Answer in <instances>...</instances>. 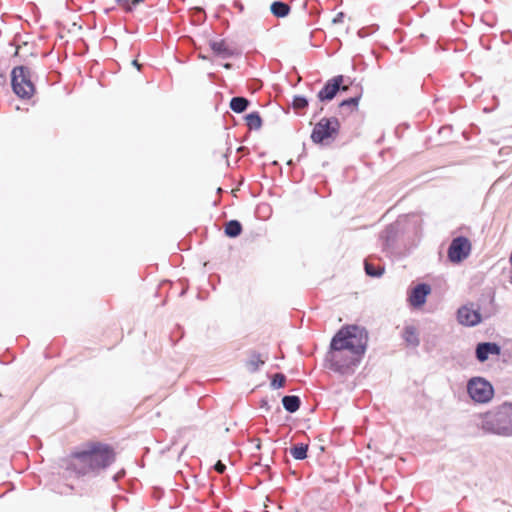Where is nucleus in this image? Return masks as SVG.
<instances>
[{
	"label": "nucleus",
	"mask_w": 512,
	"mask_h": 512,
	"mask_svg": "<svg viewBox=\"0 0 512 512\" xmlns=\"http://www.w3.org/2000/svg\"><path fill=\"white\" fill-rule=\"evenodd\" d=\"M121 6H126L128 4V0H115Z\"/></svg>",
	"instance_id": "obj_29"
},
{
	"label": "nucleus",
	"mask_w": 512,
	"mask_h": 512,
	"mask_svg": "<svg viewBox=\"0 0 512 512\" xmlns=\"http://www.w3.org/2000/svg\"><path fill=\"white\" fill-rule=\"evenodd\" d=\"M246 124L249 129L258 130L262 126V119L258 112H252L245 116Z\"/></svg>",
	"instance_id": "obj_20"
},
{
	"label": "nucleus",
	"mask_w": 512,
	"mask_h": 512,
	"mask_svg": "<svg viewBox=\"0 0 512 512\" xmlns=\"http://www.w3.org/2000/svg\"><path fill=\"white\" fill-rule=\"evenodd\" d=\"M322 111H323V106H321V107L319 108V110L317 111V113L315 114V116H316L318 113H321Z\"/></svg>",
	"instance_id": "obj_34"
},
{
	"label": "nucleus",
	"mask_w": 512,
	"mask_h": 512,
	"mask_svg": "<svg viewBox=\"0 0 512 512\" xmlns=\"http://www.w3.org/2000/svg\"><path fill=\"white\" fill-rule=\"evenodd\" d=\"M142 2H143V0H132V5L136 6Z\"/></svg>",
	"instance_id": "obj_31"
},
{
	"label": "nucleus",
	"mask_w": 512,
	"mask_h": 512,
	"mask_svg": "<svg viewBox=\"0 0 512 512\" xmlns=\"http://www.w3.org/2000/svg\"><path fill=\"white\" fill-rule=\"evenodd\" d=\"M214 469L218 472V473H223L225 470H226V465L224 463H222V461H218L215 465H214Z\"/></svg>",
	"instance_id": "obj_26"
},
{
	"label": "nucleus",
	"mask_w": 512,
	"mask_h": 512,
	"mask_svg": "<svg viewBox=\"0 0 512 512\" xmlns=\"http://www.w3.org/2000/svg\"><path fill=\"white\" fill-rule=\"evenodd\" d=\"M265 361L261 359L260 354L256 352H251L248 360L246 361V367L249 372H256L261 365H263Z\"/></svg>",
	"instance_id": "obj_17"
},
{
	"label": "nucleus",
	"mask_w": 512,
	"mask_h": 512,
	"mask_svg": "<svg viewBox=\"0 0 512 512\" xmlns=\"http://www.w3.org/2000/svg\"><path fill=\"white\" fill-rule=\"evenodd\" d=\"M443 253H444L443 248H441L439 251L440 256H443Z\"/></svg>",
	"instance_id": "obj_36"
},
{
	"label": "nucleus",
	"mask_w": 512,
	"mask_h": 512,
	"mask_svg": "<svg viewBox=\"0 0 512 512\" xmlns=\"http://www.w3.org/2000/svg\"><path fill=\"white\" fill-rule=\"evenodd\" d=\"M243 150H245V147H240V148H238V151H239V152H243Z\"/></svg>",
	"instance_id": "obj_35"
},
{
	"label": "nucleus",
	"mask_w": 512,
	"mask_h": 512,
	"mask_svg": "<svg viewBox=\"0 0 512 512\" xmlns=\"http://www.w3.org/2000/svg\"><path fill=\"white\" fill-rule=\"evenodd\" d=\"M286 382V377L282 373H276L271 381V386L273 389H279L284 386Z\"/></svg>",
	"instance_id": "obj_25"
},
{
	"label": "nucleus",
	"mask_w": 512,
	"mask_h": 512,
	"mask_svg": "<svg viewBox=\"0 0 512 512\" xmlns=\"http://www.w3.org/2000/svg\"><path fill=\"white\" fill-rule=\"evenodd\" d=\"M11 85L18 97L22 99L31 98L35 92L32 71L26 66L15 67L11 72Z\"/></svg>",
	"instance_id": "obj_4"
},
{
	"label": "nucleus",
	"mask_w": 512,
	"mask_h": 512,
	"mask_svg": "<svg viewBox=\"0 0 512 512\" xmlns=\"http://www.w3.org/2000/svg\"><path fill=\"white\" fill-rule=\"evenodd\" d=\"M457 320L463 326L474 327L481 323L482 315L479 309L473 307V304L464 305L457 311Z\"/></svg>",
	"instance_id": "obj_9"
},
{
	"label": "nucleus",
	"mask_w": 512,
	"mask_h": 512,
	"mask_svg": "<svg viewBox=\"0 0 512 512\" xmlns=\"http://www.w3.org/2000/svg\"><path fill=\"white\" fill-rule=\"evenodd\" d=\"M472 252L470 239L463 235H455L450 240V263L461 264Z\"/></svg>",
	"instance_id": "obj_7"
},
{
	"label": "nucleus",
	"mask_w": 512,
	"mask_h": 512,
	"mask_svg": "<svg viewBox=\"0 0 512 512\" xmlns=\"http://www.w3.org/2000/svg\"><path fill=\"white\" fill-rule=\"evenodd\" d=\"M431 292L430 285L426 283H419L412 287L408 292V302L413 308L422 307L425 302L427 296Z\"/></svg>",
	"instance_id": "obj_10"
},
{
	"label": "nucleus",
	"mask_w": 512,
	"mask_h": 512,
	"mask_svg": "<svg viewBox=\"0 0 512 512\" xmlns=\"http://www.w3.org/2000/svg\"><path fill=\"white\" fill-rule=\"evenodd\" d=\"M501 346L496 342H479L475 347V357L480 363H484L490 356H499Z\"/></svg>",
	"instance_id": "obj_11"
},
{
	"label": "nucleus",
	"mask_w": 512,
	"mask_h": 512,
	"mask_svg": "<svg viewBox=\"0 0 512 512\" xmlns=\"http://www.w3.org/2000/svg\"><path fill=\"white\" fill-rule=\"evenodd\" d=\"M114 460L115 453L110 446L100 442H89L70 456L66 469L78 476H84L105 469Z\"/></svg>",
	"instance_id": "obj_2"
},
{
	"label": "nucleus",
	"mask_w": 512,
	"mask_h": 512,
	"mask_svg": "<svg viewBox=\"0 0 512 512\" xmlns=\"http://www.w3.org/2000/svg\"><path fill=\"white\" fill-rule=\"evenodd\" d=\"M250 104V101L245 97H233L230 101V108L235 113L244 112Z\"/></svg>",
	"instance_id": "obj_18"
},
{
	"label": "nucleus",
	"mask_w": 512,
	"mask_h": 512,
	"mask_svg": "<svg viewBox=\"0 0 512 512\" xmlns=\"http://www.w3.org/2000/svg\"><path fill=\"white\" fill-rule=\"evenodd\" d=\"M124 474H125L124 470H122V471L118 472L117 474H115L114 481H118L120 478H122L124 476Z\"/></svg>",
	"instance_id": "obj_28"
},
{
	"label": "nucleus",
	"mask_w": 512,
	"mask_h": 512,
	"mask_svg": "<svg viewBox=\"0 0 512 512\" xmlns=\"http://www.w3.org/2000/svg\"><path fill=\"white\" fill-rule=\"evenodd\" d=\"M368 343L367 331L359 326L340 329L332 338L329 361L331 367L342 374L359 364Z\"/></svg>",
	"instance_id": "obj_1"
},
{
	"label": "nucleus",
	"mask_w": 512,
	"mask_h": 512,
	"mask_svg": "<svg viewBox=\"0 0 512 512\" xmlns=\"http://www.w3.org/2000/svg\"><path fill=\"white\" fill-rule=\"evenodd\" d=\"M231 67H232L231 63L224 64V68H226V69H230Z\"/></svg>",
	"instance_id": "obj_33"
},
{
	"label": "nucleus",
	"mask_w": 512,
	"mask_h": 512,
	"mask_svg": "<svg viewBox=\"0 0 512 512\" xmlns=\"http://www.w3.org/2000/svg\"><path fill=\"white\" fill-rule=\"evenodd\" d=\"M467 392L477 403H488L494 396L492 384L483 377H472L467 383Z\"/></svg>",
	"instance_id": "obj_6"
},
{
	"label": "nucleus",
	"mask_w": 512,
	"mask_h": 512,
	"mask_svg": "<svg viewBox=\"0 0 512 512\" xmlns=\"http://www.w3.org/2000/svg\"><path fill=\"white\" fill-rule=\"evenodd\" d=\"M402 335H403V338H404L405 342L407 343V345H410L413 347H416L419 345L420 340H419V336H418V331L414 326H412V325L405 326Z\"/></svg>",
	"instance_id": "obj_12"
},
{
	"label": "nucleus",
	"mask_w": 512,
	"mask_h": 512,
	"mask_svg": "<svg viewBox=\"0 0 512 512\" xmlns=\"http://www.w3.org/2000/svg\"><path fill=\"white\" fill-rule=\"evenodd\" d=\"M290 10V6L282 1H274L270 6L271 13L278 18L286 17Z\"/></svg>",
	"instance_id": "obj_13"
},
{
	"label": "nucleus",
	"mask_w": 512,
	"mask_h": 512,
	"mask_svg": "<svg viewBox=\"0 0 512 512\" xmlns=\"http://www.w3.org/2000/svg\"><path fill=\"white\" fill-rule=\"evenodd\" d=\"M242 233V225L238 220H230L225 225V235L236 238Z\"/></svg>",
	"instance_id": "obj_16"
},
{
	"label": "nucleus",
	"mask_w": 512,
	"mask_h": 512,
	"mask_svg": "<svg viewBox=\"0 0 512 512\" xmlns=\"http://www.w3.org/2000/svg\"><path fill=\"white\" fill-rule=\"evenodd\" d=\"M358 102H359V97H351V98L345 99L339 104V109L340 110L349 109L350 111H352L357 107Z\"/></svg>",
	"instance_id": "obj_22"
},
{
	"label": "nucleus",
	"mask_w": 512,
	"mask_h": 512,
	"mask_svg": "<svg viewBox=\"0 0 512 512\" xmlns=\"http://www.w3.org/2000/svg\"><path fill=\"white\" fill-rule=\"evenodd\" d=\"M340 123L337 118H322L311 133V139L316 144H326L334 140L338 134Z\"/></svg>",
	"instance_id": "obj_5"
},
{
	"label": "nucleus",
	"mask_w": 512,
	"mask_h": 512,
	"mask_svg": "<svg viewBox=\"0 0 512 512\" xmlns=\"http://www.w3.org/2000/svg\"><path fill=\"white\" fill-rule=\"evenodd\" d=\"M292 163H293L292 160L288 161V165H292Z\"/></svg>",
	"instance_id": "obj_37"
},
{
	"label": "nucleus",
	"mask_w": 512,
	"mask_h": 512,
	"mask_svg": "<svg viewBox=\"0 0 512 512\" xmlns=\"http://www.w3.org/2000/svg\"><path fill=\"white\" fill-rule=\"evenodd\" d=\"M5 82V77L2 73H0V85H3Z\"/></svg>",
	"instance_id": "obj_30"
},
{
	"label": "nucleus",
	"mask_w": 512,
	"mask_h": 512,
	"mask_svg": "<svg viewBox=\"0 0 512 512\" xmlns=\"http://www.w3.org/2000/svg\"><path fill=\"white\" fill-rule=\"evenodd\" d=\"M365 272L368 276L371 277H379L384 273V268L376 269L372 264L368 261H365Z\"/></svg>",
	"instance_id": "obj_23"
},
{
	"label": "nucleus",
	"mask_w": 512,
	"mask_h": 512,
	"mask_svg": "<svg viewBox=\"0 0 512 512\" xmlns=\"http://www.w3.org/2000/svg\"><path fill=\"white\" fill-rule=\"evenodd\" d=\"M344 76L338 75L328 80L324 87L318 92L320 102H329L337 95L340 90L347 91L348 87L343 85Z\"/></svg>",
	"instance_id": "obj_8"
},
{
	"label": "nucleus",
	"mask_w": 512,
	"mask_h": 512,
	"mask_svg": "<svg viewBox=\"0 0 512 512\" xmlns=\"http://www.w3.org/2000/svg\"><path fill=\"white\" fill-rule=\"evenodd\" d=\"M210 47L214 53L221 56L222 58H230L233 53L226 45L224 41H214L210 43Z\"/></svg>",
	"instance_id": "obj_15"
},
{
	"label": "nucleus",
	"mask_w": 512,
	"mask_h": 512,
	"mask_svg": "<svg viewBox=\"0 0 512 512\" xmlns=\"http://www.w3.org/2000/svg\"><path fill=\"white\" fill-rule=\"evenodd\" d=\"M132 64L137 67V69H140V64L137 62V60H134Z\"/></svg>",
	"instance_id": "obj_32"
},
{
	"label": "nucleus",
	"mask_w": 512,
	"mask_h": 512,
	"mask_svg": "<svg viewBox=\"0 0 512 512\" xmlns=\"http://www.w3.org/2000/svg\"><path fill=\"white\" fill-rule=\"evenodd\" d=\"M282 404L286 411L294 413L300 408L301 400L298 396L287 395L282 398Z\"/></svg>",
	"instance_id": "obj_14"
},
{
	"label": "nucleus",
	"mask_w": 512,
	"mask_h": 512,
	"mask_svg": "<svg viewBox=\"0 0 512 512\" xmlns=\"http://www.w3.org/2000/svg\"><path fill=\"white\" fill-rule=\"evenodd\" d=\"M308 104V99L300 95L294 96L292 101V107L297 111L305 109L308 106Z\"/></svg>",
	"instance_id": "obj_21"
},
{
	"label": "nucleus",
	"mask_w": 512,
	"mask_h": 512,
	"mask_svg": "<svg viewBox=\"0 0 512 512\" xmlns=\"http://www.w3.org/2000/svg\"><path fill=\"white\" fill-rule=\"evenodd\" d=\"M397 233V227L393 224L389 225L383 232L382 238L389 243L392 241Z\"/></svg>",
	"instance_id": "obj_24"
},
{
	"label": "nucleus",
	"mask_w": 512,
	"mask_h": 512,
	"mask_svg": "<svg viewBox=\"0 0 512 512\" xmlns=\"http://www.w3.org/2000/svg\"><path fill=\"white\" fill-rule=\"evenodd\" d=\"M478 427L485 434L508 437L512 435V403H503L496 410L481 416Z\"/></svg>",
	"instance_id": "obj_3"
},
{
	"label": "nucleus",
	"mask_w": 512,
	"mask_h": 512,
	"mask_svg": "<svg viewBox=\"0 0 512 512\" xmlns=\"http://www.w3.org/2000/svg\"><path fill=\"white\" fill-rule=\"evenodd\" d=\"M308 444H296L290 448V454L296 460H303L307 457Z\"/></svg>",
	"instance_id": "obj_19"
},
{
	"label": "nucleus",
	"mask_w": 512,
	"mask_h": 512,
	"mask_svg": "<svg viewBox=\"0 0 512 512\" xmlns=\"http://www.w3.org/2000/svg\"><path fill=\"white\" fill-rule=\"evenodd\" d=\"M343 17H344V13L340 12L334 19H333V23L334 24H337V23H341L343 21Z\"/></svg>",
	"instance_id": "obj_27"
}]
</instances>
